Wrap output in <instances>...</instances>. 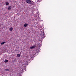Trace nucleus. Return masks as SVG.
Segmentation results:
<instances>
[{"label": "nucleus", "instance_id": "f257e3e1", "mask_svg": "<svg viewBox=\"0 0 76 76\" xmlns=\"http://www.w3.org/2000/svg\"><path fill=\"white\" fill-rule=\"evenodd\" d=\"M45 37V34H44V31H43L41 33V36H40V39H44Z\"/></svg>", "mask_w": 76, "mask_h": 76}, {"label": "nucleus", "instance_id": "f03ea898", "mask_svg": "<svg viewBox=\"0 0 76 76\" xmlns=\"http://www.w3.org/2000/svg\"><path fill=\"white\" fill-rule=\"evenodd\" d=\"M26 3H28V4H31L33 5V4H34V2L32 3L31 1L29 0H26Z\"/></svg>", "mask_w": 76, "mask_h": 76}, {"label": "nucleus", "instance_id": "7ed1b4c3", "mask_svg": "<svg viewBox=\"0 0 76 76\" xmlns=\"http://www.w3.org/2000/svg\"><path fill=\"white\" fill-rule=\"evenodd\" d=\"M36 48V45L32 46L30 47V49H33V48Z\"/></svg>", "mask_w": 76, "mask_h": 76}, {"label": "nucleus", "instance_id": "20e7f679", "mask_svg": "<svg viewBox=\"0 0 76 76\" xmlns=\"http://www.w3.org/2000/svg\"><path fill=\"white\" fill-rule=\"evenodd\" d=\"M13 28L12 27H10L9 28V31H10L11 32H12L13 31Z\"/></svg>", "mask_w": 76, "mask_h": 76}, {"label": "nucleus", "instance_id": "39448f33", "mask_svg": "<svg viewBox=\"0 0 76 76\" xmlns=\"http://www.w3.org/2000/svg\"><path fill=\"white\" fill-rule=\"evenodd\" d=\"M8 10H11L12 9V7L11 6H9L8 8Z\"/></svg>", "mask_w": 76, "mask_h": 76}, {"label": "nucleus", "instance_id": "423d86ee", "mask_svg": "<svg viewBox=\"0 0 76 76\" xmlns=\"http://www.w3.org/2000/svg\"><path fill=\"white\" fill-rule=\"evenodd\" d=\"M28 26V24L27 23H25L24 25V27H26Z\"/></svg>", "mask_w": 76, "mask_h": 76}, {"label": "nucleus", "instance_id": "0eeeda50", "mask_svg": "<svg viewBox=\"0 0 76 76\" xmlns=\"http://www.w3.org/2000/svg\"><path fill=\"white\" fill-rule=\"evenodd\" d=\"M17 56L18 57H20V54H18L17 55Z\"/></svg>", "mask_w": 76, "mask_h": 76}, {"label": "nucleus", "instance_id": "6e6552de", "mask_svg": "<svg viewBox=\"0 0 76 76\" xmlns=\"http://www.w3.org/2000/svg\"><path fill=\"white\" fill-rule=\"evenodd\" d=\"M6 5H7H7H9V3L8 2H6Z\"/></svg>", "mask_w": 76, "mask_h": 76}, {"label": "nucleus", "instance_id": "1a4fd4ad", "mask_svg": "<svg viewBox=\"0 0 76 76\" xmlns=\"http://www.w3.org/2000/svg\"><path fill=\"white\" fill-rule=\"evenodd\" d=\"M34 19L35 20H37L38 19V17H37V16H35Z\"/></svg>", "mask_w": 76, "mask_h": 76}, {"label": "nucleus", "instance_id": "9d476101", "mask_svg": "<svg viewBox=\"0 0 76 76\" xmlns=\"http://www.w3.org/2000/svg\"><path fill=\"white\" fill-rule=\"evenodd\" d=\"M8 61L9 60H6L4 61V63H7V62H8Z\"/></svg>", "mask_w": 76, "mask_h": 76}, {"label": "nucleus", "instance_id": "9b49d317", "mask_svg": "<svg viewBox=\"0 0 76 76\" xmlns=\"http://www.w3.org/2000/svg\"><path fill=\"white\" fill-rule=\"evenodd\" d=\"M4 44H5V42H2L1 43V45H3Z\"/></svg>", "mask_w": 76, "mask_h": 76}, {"label": "nucleus", "instance_id": "f8f14e48", "mask_svg": "<svg viewBox=\"0 0 76 76\" xmlns=\"http://www.w3.org/2000/svg\"><path fill=\"white\" fill-rule=\"evenodd\" d=\"M5 70L6 71H9L10 70L8 69H5Z\"/></svg>", "mask_w": 76, "mask_h": 76}, {"label": "nucleus", "instance_id": "ddd939ff", "mask_svg": "<svg viewBox=\"0 0 76 76\" xmlns=\"http://www.w3.org/2000/svg\"><path fill=\"white\" fill-rule=\"evenodd\" d=\"M39 0L40 1H41V0Z\"/></svg>", "mask_w": 76, "mask_h": 76}, {"label": "nucleus", "instance_id": "4468645a", "mask_svg": "<svg viewBox=\"0 0 76 76\" xmlns=\"http://www.w3.org/2000/svg\"><path fill=\"white\" fill-rule=\"evenodd\" d=\"M26 69H25V70H26Z\"/></svg>", "mask_w": 76, "mask_h": 76}]
</instances>
